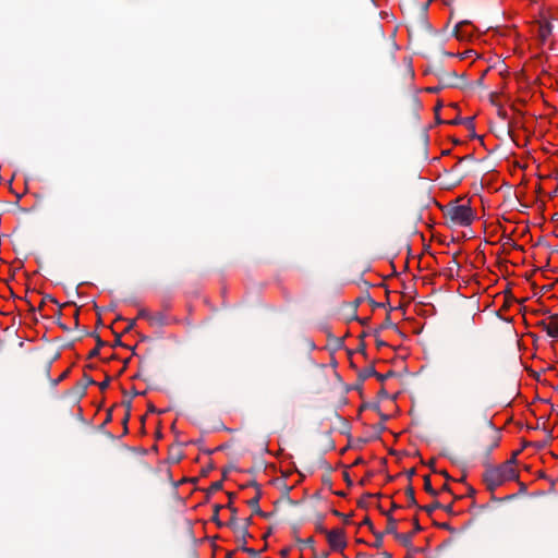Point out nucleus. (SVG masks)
<instances>
[{"label":"nucleus","mask_w":558,"mask_h":558,"mask_svg":"<svg viewBox=\"0 0 558 558\" xmlns=\"http://www.w3.org/2000/svg\"><path fill=\"white\" fill-rule=\"evenodd\" d=\"M486 466L483 473V482L486 485L487 490L494 493L495 489L501 486L504 483L512 480H517L519 474L515 469H509L507 465L499 464L492 466L487 461H484Z\"/></svg>","instance_id":"f257e3e1"},{"label":"nucleus","mask_w":558,"mask_h":558,"mask_svg":"<svg viewBox=\"0 0 558 558\" xmlns=\"http://www.w3.org/2000/svg\"><path fill=\"white\" fill-rule=\"evenodd\" d=\"M444 216L449 226L469 227L475 219V214L469 204L459 205L457 202L449 203Z\"/></svg>","instance_id":"f03ea898"},{"label":"nucleus","mask_w":558,"mask_h":558,"mask_svg":"<svg viewBox=\"0 0 558 558\" xmlns=\"http://www.w3.org/2000/svg\"><path fill=\"white\" fill-rule=\"evenodd\" d=\"M413 524L414 529L412 533H398L397 520L391 514H387V526L384 533L393 535L395 538L399 541L404 547L411 549L412 551H417V549L412 546V538L416 532L422 531V526L420 525L416 518L413 519Z\"/></svg>","instance_id":"7ed1b4c3"},{"label":"nucleus","mask_w":558,"mask_h":558,"mask_svg":"<svg viewBox=\"0 0 558 558\" xmlns=\"http://www.w3.org/2000/svg\"><path fill=\"white\" fill-rule=\"evenodd\" d=\"M436 75L438 77L439 84H441V87L445 88H459L462 87L465 83L464 74L459 75L456 71H446L441 66L436 69Z\"/></svg>","instance_id":"20e7f679"},{"label":"nucleus","mask_w":558,"mask_h":558,"mask_svg":"<svg viewBox=\"0 0 558 558\" xmlns=\"http://www.w3.org/2000/svg\"><path fill=\"white\" fill-rule=\"evenodd\" d=\"M327 542L333 551H343L347 547L345 533L342 529L326 532Z\"/></svg>","instance_id":"39448f33"},{"label":"nucleus","mask_w":558,"mask_h":558,"mask_svg":"<svg viewBox=\"0 0 558 558\" xmlns=\"http://www.w3.org/2000/svg\"><path fill=\"white\" fill-rule=\"evenodd\" d=\"M231 511V518L229 522L226 524L227 526L231 527L236 534H238V542L246 538V536L250 535L247 531V525H240L238 522L236 513L238 510L234 508L231 502L227 506Z\"/></svg>","instance_id":"423d86ee"},{"label":"nucleus","mask_w":558,"mask_h":558,"mask_svg":"<svg viewBox=\"0 0 558 558\" xmlns=\"http://www.w3.org/2000/svg\"><path fill=\"white\" fill-rule=\"evenodd\" d=\"M539 327L553 338H558V314L538 323Z\"/></svg>","instance_id":"0eeeda50"},{"label":"nucleus","mask_w":558,"mask_h":558,"mask_svg":"<svg viewBox=\"0 0 558 558\" xmlns=\"http://www.w3.org/2000/svg\"><path fill=\"white\" fill-rule=\"evenodd\" d=\"M551 31L553 26L548 21L539 22L537 26V36L539 40L545 43L549 38Z\"/></svg>","instance_id":"6e6552de"},{"label":"nucleus","mask_w":558,"mask_h":558,"mask_svg":"<svg viewBox=\"0 0 558 558\" xmlns=\"http://www.w3.org/2000/svg\"><path fill=\"white\" fill-rule=\"evenodd\" d=\"M486 439L488 440V444L485 447V457L487 458L490 452L498 447L500 438L497 432L492 430L489 435L486 436Z\"/></svg>","instance_id":"1a4fd4ad"},{"label":"nucleus","mask_w":558,"mask_h":558,"mask_svg":"<svg viewBox=\"0 0 558 558\" xmlns=\"http://www.w3.org/2000/svg\"><path fill=\"white\" fill-rule=\"evenodd\" d=\"M470 25V22L468 21H462L460 23H458L454 28H453V35L458 38V39H465L470 36V33L466 32L464 29V27H468Z\"/></svg>","instance_id":"9d476101"},{"label":"nucleus","mask_w":558,"mask_h":558,"mask_svg":"<svg viewBox=\"0 0 558 558\" xmlns=\"http://www.w3.org/2000/svg\"><path fill=\"white\" fill-rule=\"evenodd\" d=\"M377 372L374 368V366H366L363 369L359 371L357 373V380H359V387L368 378L372 376H376Z\"/></svg>","instance_id":"9b49d317"},{"label":"nucleus","mask_w":558,"mask_h":558,"mask_svg":"<svg viewBox=\"0 0 558 558\" xmlns=\"http://www.w3.org/2000/svg\"><path fill=\"white\" fill-rule=\"evenodd\" d=\"M90 335L95 337V339H96V345H95V349H93V350L89 352V354H88V359L96 357V356L99 354V350H100V348H102V347H105V345L107 344L104 340H101V338H100L97 333L93 332V333H90Z\"/></svg>","instance_id":"f8f14e48"},{"label":"nucleus","mask_w":558,"mask_h":558,"mask_svg":"<svg viewBox=\"0 0 558 558\" xmlns=\"http://www.w3.org/2000/svg\"><path fill=\"white\" fill-rule=\"evenodd\" d=\"M262 492H256V495L247 501L248 507L253 510V513H260L259 499Z\"/></svg>","instance_id":"ddd939ff"},{"label":"nucleus","mask_w":558,"mask_h":558,"mask_svg":"<svg viewBox=\"0 0 558 558\" xmlns=\"http://www.w3.org/2000/svg\"><path fill=\"white\" fill-rule=\"evenodd\" d=\"M148 322L151 326H163L166 325L167 319L162 313H157L155 315L150 314Z\"/></svg>","instance_id":"4468645a"},{"label":"nucleus","mask_w":558,"mask_h":558,"mask_svg":"<svg viewBox=\"0 0 558 558\" xmlns=\"http://www.w3.org/2000/svg\"><path fill=\"white\" fill-rule=\"evenodd\" d=\"M239 543H240L239 549H241L242 551L251 555L252 558H258V551L255 550L254 548H251V547L246 546V538L240 541Z\"/></svg>","instance_id":"2eb2a0df"},{"label":"nucleus","mask_w":558,"mask_h":558,"mask_svg":"<svg viewBox=\"0 0 558 558\" xmlns=\"http://www.w3.org/2000/svg\"><path fill=\"white\" fill-rule=\"evenodd\" d=\"M424 489L427 494H429L433 497H436L438 495V492L432 487L429 475L424 476Z\"/></svg>","instance_id":"dca6fc26"},{"label":"nucleus","mask_w":558,"mask_h":558,"mask_svg":"<svg viewBox=\"0 0 558 558\" xmlns=\"http://www.w3.org/2000/svg\"><path fill=\"white\" fill-rule=\"evenodd\" d=\"M97 383L87 374L83 375L82 383H81V390L84 393L86 388L90 385H96Z\"/></svg>","instance_id":"f3484780"},{"label":"nucleus","mask_w":558,"mask_h":558,"mask_svg":"<svg viewBox=\"0 0 558 558\" xmlns=\"http://www.w3.org/2000/svg\"><path fill=\"white\" fill-rule=\"evenodd\" d=\"M418 509L425 511L428 514H432L434 510L441 509V504L438 501H434L433 504L427 506H420Z\"/></svg>","instance_id":"a211bd4d"},{"label":"nucleus","mask_w":558,"mask_h":558,"mask_svg":"<svg viewBox=\"0 0 558 558\" xmlns=\"http://www.w3.org/2000/svg\"><path fill=\"white\" fill-rule=\"evenodd\" d=\"M405 495L409 499V504L410 506H417L416 504V499H415V493H414V488L409 485L407 488H405Z\"/></svg>","instance_id":"6ab92c4d"},{"label":"nucleus","mask_w":558,"mask_h":558,"mask_svg":"<svg viewBox=\"0 0 558 558\" xmlns=\"http://www.w3.org/2000/svg\"><path fill=\"white\" fill-rule=\"evenodd\" d=\"M295 541H296V543H298V544H300V549H301V550L303 549V547H304V546H308V547H311L313 550H315V549H314V543H315V541H314V538H313V537H308V538H306V539H301L300 537H296V539H295Z\"/></svg>","instance_id":"aec40b11"},{"label":"nucleus","mask_w":558,"mask_h":558,"mask_svg":"<svg viewBox=\"0 0 558 558\" xmlns=\"http://www.w3.org/2000/svg\"><path fill=\"white\" fill-rule=\"evenodd\" d=\"M222 508L221 505H215L214 506V514L211 517V521L217 524V526L221 527L223 523L219 520V511Z\"/></svg>","instance_id":"412c9836"},{"label":"nucleus","mask_w":558,"mask_h":558,"mask_svg":"<svg viewBox=\"0 0 558 558\" xmlns=\"http://www.w3.org/2000/svg\"><path fill=\"white\" fill-rule=\"evenodd\" d=\"M375 536V542L373 543V546L375 548H380L383 546V538H384V532H376L375 530L372 532Z\"/></svg>","instance_id":"4be33fe9"},{"label":"nucleus","mask_w":558,"mask_h":558,"mask_svg":"<svg viewBox=\"0 0 558 558\" xmlns=\"http://www.w3.org/2000/svg\"><path fill=\"white\" fill-rule=\"evenodd\" d=\"M397 374L395 371H388L386 374L377 373L375 376L380 383L386 381L387 379L395 377Z\"/></svg>","instance_id":"5701e85b"},{"label":"nucleus","mask_w":558,"mask_h":558,"mask_svg":"<svg viewBox=\"0 0 558 558\" xmlns=\"http://www.w3.org/2000/svg\"><path fill=\"white\" fill-rule=\"evenodd\" d=\"M125 407H126V412H125L124 417L122 420V423L124 425V434L128 433V422H129V418H130L131 401H128L125 403Z\"/></svg>","instance_id":"b1692460"},{"label":"nucleus","mask_w":558,"mask_h":558,"mask_svg":"<svg viewBox=\"0 0 558 558\" xmlns=\"http://www.w3.org/2000/svg\"><path fill=\"white\" fill-rule=\"evenodd\" d=\"M47 301L58 304L57 300L53 296H51L50 294H46V295H44L37 310L40 311L44 307V305L47 303Z\"/></svg>","instance_id":"393cba45"},{"label":"nucleus","mask_w":558,"mask_h":558,"mask_svg":"<svg viewBox=\"0 0 558 558\" xmlns=\"http://www.w3.org/2000/svg\"><path fill=\"white\" fill-rule=\"evenodd\" d=\"M222 488V482L221 481H216L214 482L209 488H208V493L211 494V493H215V492H218Z\"/></svg>","instance_id":"a878e982"},{"label":"nucleus","mask_w":558,"mask_h":558,"mask_svg":"<svg viewBox=\"0 0 558 558\" xmlns=\"http://www.w3.org/2000/svg\"><path fill=\"white\" fill-rule=\"evenodd\" d=\"M517 454L518 452H514L513 456L507 460L506 462L501 463L502 465H507L509 469H514V464L517 463Z\"/></svg>","instance_id":"bb28decb"},{"label":"nucleus","mask_w":558,"mask_h":558,"mask_svg":"<svg viewBox=\"0 0 558 558\" xmlns=\"http://www.w3.org/2000/svg\"><path fill=\"white\" fill-rule=\"evenodd\" d=\"M460 268V264L458 263V260L456 258H452L450 262H449V266H448V269L450 271H452L453 269H459Z\"/></svg>","instance_id":"cd10ccee"},{"label":"nucleus","mask_w":558,"mask_h":558,"mask_svg":"<svg viewBox=\"0 0 558 558\" xmlns=\"http://www.w3.org/2000/svg\"><path fill=\"white\" fill-rule=\"evenodd\" d=\"M149 316H150V313L145 310V308H142L140 312H138V315L137 317L140 318H146L147 320H149Z\"/></svg>","instance_id":"c85d7f7f"},{"label":"nucleus","mask_w":558,"mask_h":558,"mask_svg":"<svg viewBox=\"0 0 558 558\" xmlns=\"http://www.w3.org/2000/svg\"><path fill=\"white\" fill-rule=\"evenodd\" d=\"M110 384V377H107L104 381L98 384L100 390H106L109 387Z\"/></svg>","instance_id":"c756f323"},{"label":"nucleus","mask_w":558,"mask_h":558,"mask_svg":"<svg viewBox=\"0 0 558 558\" xmlns=\"http://www.w3.org/2000/svg\"><path fill=\"white\" fill-rule=\"evenodd\" d=\"M463 124H465L468 128L470 129H473L474 125H473V118H465V119H462V122Z\"/></svg>","instance_id":"7c9ffc66"},{"label":"nucleus","mask_w":558,"mask_h":558,"mask_svg":"<svg viewBox=\"0 0 558 558\" xmlns=\"http://www.w3.org/2000/svg\"><path fill=\"white\" fill-rule=\"evenodd\" d=\"M134 326H135V319L129 320V323H128V325H126V327L124 329V332L131 331L134 328Z\"/></svg>","instance_id":"2f4dec72"},{"label":"nucleus","mask_w":558,"mask_h":558,"mask_svg":"<svg viewBox=\"0 0 558 558\" xmlns=\"http://www.w3.org/2000/svg\"><path fill=\"white\" fill-rule=\"evenodd\" d=\"M332 513L337 517H339L340 519H343L345 523L349 522V517L342 514L341 512H339L338 510H333Z\"/></svg>","instance_id":"473e14b6"},{"label":"nucleus","mask_w":558,"mask_h":558,"mask_svg":"<svg viewBox=\"0 0 558 558\" xmlns=\"http://www.w3.org/2000/svg\"><path fill=\"white\" fill-rule=\"evenodd\" d=\"M362 524L367 525L372 532L374 531L373 523H372V521L369 520V518H368V517H366V518L363 520Z\"/></svg>","instance_id":"72a5a7b5"},{"label":"nucleus","mask_w":558,"mask_h":558,"mask_svg":"<svg viewBox=\"0 0 558 558\" xmlns=\"http://www.w3.org/2000/svg\"><path fill=\"white\" fill-rule=\"evenodd\" d=\"M328 556H329V553H328V551H324V553H322V554H319V555H318V554L314 550V556H313V558H328Z\"/></svg>","instance_id":"f704fd0d"},{"label":"nucleus","mask_w":558,"mask_h":558,"mask_svg":"<svg viewBox=\"0 0 558 558\" xmlns=\"http://www.w3.org/2000/svg\"><path fill=\"white\" fill-rule=\"evenodd\" d=\"M246 486H252L256 489V492H262L260 486L256 481H251Z\"/></svg>","instance_id":"c9c22d12"},{"label":"nucleus","mask_w":558,"mask_h":558,"mask_svg":"<svg viewBox=\"0 0 558 558\" xmlns=\"http://www.w3.org/2000/svg\"><path fill=\"white\" fill-rule=\"evenodd\" d=\"M441 509H444L447 513L449 514H453V509H452V504L448 505V506H442L441 505Z\"/></svg>","instance_id":"e433bc0d"},{"label":"nucleus","mask_w":558,"mask_h":558,"mask_svg":"<svg viewBox=\"0 0 558 558\" xmlns=\"http://www.w3.org/2000/svg\"><path fill=\"white\" fill-rule=\"evenodd\" d=\"M476 494V490L472 487V486H469L468 487V493H466V496L468 497H474Z\"/></svg>","instance_id":"4c0bfd02"},{"label":"nucleus","mask_w":558,"mask_h":558,"mask_svg":"<svg viewBox=\"0 0 558 558\" xmlns=\"http://www.w3.org/2000/svg\"><path fill=\"white\" fill-rule=\"evenodd\" d=\"M444 87H441V84L435 86V87H429L428 88V92L429 93H438L439 90H441Z\"/></svg>","instance_id":"58836bf2"},{"label":"nucleus","mask_w":558,"mask_h":558,"mask_svg":"<svg viewBox=\"0 0 558 558\" xmlns=\"http://www.w3.org/2000/svg\"><path fill=\"white\" fill-rule=\"evenodd\" d=\"M116 345H122V347H125L122 341H121V336L120 335H116V340H114V343H113V347Z\"/></svg>","instance_id":"ea45409f"},{"label":"nucleus","mask_w":558,"mask_h":558,"mask_svg":"<svg viewBox=\"0 0 558 558\" xmlns=\"http://www.w3.org/2000/svg\"><path fill=\"white\" fill-rule=\"evenodd\" d=\"M257 515H260L262 518H265V519H268L270 518L274 513L272 512H264L262 509H260V513H256Z\"/></svg>","instance_id":"a19ab883"},{"label":"nucleus","mask_w":558,"mask_h":558,"mask_svg":"<svg viewBox=\"0 0 558 558\" xmlns=\"http://www.w3.org/2000/svg\"><path fill=\"white\" fill-rule=\"evenodd\" d=\"M408 478L411 481V478L415 475V469L412 468L405 472Z\"/></svg>","instance_id":"79ce46f5"},{"label":"nucleus","mask_w":558,"mask_h":558,"mask_svg":"<svg viewBox=\"0 0 558 558\" xmlns=\"http://www.w3.org/2000/svg\"><path fill=\"white\" fill-rule=\"evenodd\" d=\"M57 323H58V326L60 328H62L63 331H65V332L70 331V328L65 324H63L61 320H58Z\"/></svg>","instance_id":"37998d69"},{"label":"nucleus","mask_w":558,"mask_h":558,"mask_svg":"<svg viewBox=\"0 0 558 558\" xmlns=\"http://www.w3.org/2000/svg\"><path fill=\"white\" fill-rule=\"evenodd\" d=\"M343 477H344V481L347 482V484H348L349 486H351V485L353 484V482H352V480L350 478V475H349V473H348V472H344V473H343Z\"/></svg>","instance_id":"c03bdc74"},{"label":"nucleus","mask_w":558,"mask_h":558,"mask_svg":"<svg viewBox=\"0 0 558 558\" xmlns=\"http://www.w3.org/2000/svg\"><path fill=\"white\" fill-rule=\"evenodd\" d=\"M316 530L323 534L326 535V532H329V530H326L323 524H317Z\"/></svg>","instance_id":"a18cd8bd"},{"label":"nucleus","mask_w":558,"mask_h":558,"mask_svg":"<svg viewBox=\"0 0 558 558\" xmlns=\"http://www.w3.org/2000/svg\"><path fill=\"white\" fill-rule=\"evenodd\" d=\"M78 315H80L78 310H75L74 314H73V318L75 319V328H78Z\"/></svg>","instance_id":"49530a36"},{"label":"nucleus","mask_w":558,"mask_h":558,"mask_svg":"<svg viewBox=\"0 0 558 558\" xmlns=\"http://www.w3.org/2000/svg\"><path fill=\"white\" fill-rule=\"evenodd\" d=\"M485 73H486V72H484V73L482 74V76L476 81V84H477L478 86H481V87H483V86H484V76H485Z\"/></svg>","instance_id":"de8ad7c7"},{"label":"nucleus","mask_w":558,"mask_h":558,"mask_svg":"<svg viewBox=\"0 0 558 558\" xmlns=\"http://www.w3.org/2000/svg\"><path fill=\"white\" fill-rule=\"evenodd\" d=\"M548 444V439L547 440H544V441H541V442H536V447L537 448H545Z\"/></svg>","instance_id":"09e8293b"},{"label":"nucleus","mask_w":558,"mask_h":558,"mask_svg":"<svg viewBox=\"0 0 558 558\" xmlns=\"http://www.w3.org/2000/svg\"><path fill=\"white\" fill-rule=\"evenodd\" d=\"M58 305H59V308H58V311H57V313H56V316H57L58 320H60V317H61V315H62L61 308H62L64 305H60L59 303H58Z\"/></svg>","instance_id":"8fccbe9b"},{"label":"nucleus","mask_w":558,"mask_h":558,"mask_svg":"<svg viewBox=\"0 0 558 558\" xmlns=\"http://www.w3.org/2000/svg\"><path fill=\"white\" fill-rule=\"evenodd\" d=\"M89 335L86 329L81 331V335L76 338V340H81L84 336Z\"/></svg>","instance_id":"3c124183"},{"label":"nucleus","mask_w":558,"mask_h":558,"mask_svg":"<svg viewBox=\"0 0 558 558\" xmlns=\"http://www.w3.org/2000/svg\"><path fill=\"white\" fill-rule=\"evenodd\" d=\"M441 490H442V492H449V493H451V488H450V486H449L448 484H444V485H442V487H441Z\"/></svg>","instance_id":"603ef678"},{"label":"nucleus","mask_w":558,"mask_h":558,"mask_svg":"<svg viewBox=\"0 0 558 558\" xmlns=\"http://www.w3.org/2000/svg\"><path fill=\"white\" fill-rule=\"evenodd\" d=\"M438 526H439L440 529L450 530V525H449V523H440V524H438Z\"/></svg>","instance_id":"864d4df0"},{"label":"nucleus","mask_w":558,"mask_h":558,"mask_svg":"<svg viewBox=\"0 0 558 558\" xmlns=\"http://www.w3.org/2000/svg\"><path fill=\"white\" fill-rule=\"evenodd\" d=\"M69 371H65L56 381L54 384H58L60 380H62L63 378H65V376L68 375Z\"/></svg>","instance_id":"5fc2aeb1"},{"label":"nucleus","mask_w":558,"mask_h":558,"mask_svg":"<svg viewBox=\"0 0 558 558\" xmlns=\"http://www.w3.org/2000/svg\"><path fill=\"white\" fill-rule=\"evenodd\" d=\"M391 325H392V323H391V320H390V316H389V315H387V316H386V319H385V326H391Z\"/></svg>","instance_id":"6e6d98bb"},{"label":"nucleus","mask_w":558,"mask_h":558,"mask_svg":"<svg viewBox=\"0 0 558 558\" xmlns=\"http://www.w3.org/2000/svg\"><path fill=\"white\" fill-rule=\"evenodd\" d=\"M148 411H149V412H151V413H155V412H157V409L155 408V405H154V404H151V403H150V404L148 405Z\"/></svg>","instance_id":"4d7b16f0"},{"label":"nucleus","mask_w":558,"mask_h":558,"mask_svg":"<svg viewBox=\"0 0 558 558\" xmlns=\"http://www.w3.org/2000/svg\"><path fill=\"white\" fill-rule=\"evenodd\" d=\"M463 160H473V156L466 155L465 157L461 158L459 162H462Z\"/></svg>","instance_id":"13d9d810"},{"label":"nucleus","mask_w":558,"mask_h":558,"mask_svg":"<svg viewBox=\"0 0 558 558\" xmlns=\"http://www.w3.org/2000/svg\"><path fill=\"white\" fill-rule=\"evenodd\" d=\"M381 555H383V558H392V555L388 551H384Z\"/></svg>","instance_id":"bf43d9fd"},{"label":"nucleus","mask_w":558,"mask_h":558,"mask_svg":"<svg viewBox=\"0 0 558 558\" xmlns=\"http://www.w3.org/2000/svg\"><path fill=\"white\" fill-rule=\"evenodd\" d=\"M280 554H281V556H282V557H287V556H288V554H289V549H288V548H284V549H282V550H281V553H280Z\"/></svg>","instance_id":"052dcab7"},{"label":"nucleus","mask_w":558,"mask_h":558,"mask_svg":"<svg viewBox=\"0 0 558 558\" xmlns=\"http://www.w3.org/2000/svg\"><path fill=\"white\" fill-rule=\"evenodd\" d=\"M355 558H367V555L364 553H359Z\"/></svg>","instance_id":"680f3d73"},{"label":"nucleus","mask_w":558,"mask_h":558,"mask_svg":"<svg viewBox=\"0 0 558 558\" xmlns=\"http://www.w3.org/2000/svg\"><path fill=\"white\" fill-rule=\"evenodd\" d=\"M376 344H377V347H383V345H386V342H384L383 340H377Z\"/></svg>","instance_id":"e2e57ef3"},{"label":"nucleus","mask_w":558,"mask_h":558,"mask_svg":"<svg viewBox=\"0 0 558 558\" xmlns=\"http://www.w3.org/2000/svg\"><path fill=\"white\" fill-rule=\"evenodd\" d=\"M442 476H445L447 480H450V476L448 475V473L446 471H440L439 472Z\"/></svg>","instance_id":"0e129e2a"},{"label":"nucleus","mask_w":558,"mask_h":558,"mask_svg":"<svg viewBox=\"0 0 558 558\" xmlns=\"http://www.w3.org/2000/svg\"><path fill=\"white\" fill-rule=\"evenodd\" d=\"M461 122H462V119H458V118H457V119L452 120L450 123H452V124H459V123H461Z\"/></svg>","instance_id":"69168bd1"},{"label":"nucleus","mask_w":558,"mask_h":558,"mask_svg":"<svg viewBox=\"0 0 558 558\" xmlns=\"http://www.w3.org/2000/svg\"><path fill=\"white\" fill-rule=\"evenodd\" d=\"M251 523H252V519L247 518L243 525H247V527H248Z\"/></svg>","instance_id":"338daca9"},{"label":"nucleus","mask_w":558,"mask_h":558,"mask_svg":"<svg viewBox=\"0 0 558 558\" xmlns=\"http://www.w3.org/2000/svg\"><path fill=\"white\" fill-rule=\"evenodd\" d=\"M211 469V465L209 468H205V470H203V474L206 475Z\"/></svg>","instance_id":"774afa93"}]
</instances>
